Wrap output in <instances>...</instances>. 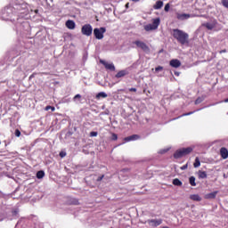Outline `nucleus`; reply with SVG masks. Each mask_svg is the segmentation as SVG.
Masks as SVG:
<instances>
[{
	"mask_svg": "<svg viewBox=\"0 0 228 228\" xmlns=\"http://www.w3.org/2000/svg\"><path fill=\"white\" fill-rule=\"evenodd\" d=\"M171 36H173L174 39H175L179 45H184L189 44V34L182 29H173Z\"/></svg>",
	"mask_w": 228,
	"mask_h": 228,
	"instance_id": "f257e3e1",
	"label": "nucleus"
},
{
	"mask_svg": "<svg viewBox=\"0 0 228 228\" xmlns=\"http://www.w3.org/2000/svg\"><path fill=\"white\" fill-rule=\"evenodd\" d=\"M191 152H192L191 147L181 148L179 150H176L175 152H174V159H179L181 158L188 156Z\"/></svg>",
	"mask_w": 228,
	"mask_h": 228,
	"instance_id": "f03ea898",
	"label": "nucleus"
},
{
	"mask_svg": "<svg viewBox=\"0 0 228 228\" xmlns=\"http://www.w3.org/2000/svg\"><path fill=\"white\" fill-rule=\"evenodd\" d=\"M132 44L136 45L137 48L142 49V51L144 52L145 53H151L150 46H148L147 44H145L142 41L137 40V41H134V43H132Z\"/></svg>",
	"mask_w": 228,
	"mask_h": 228,
	"instance_id": "7ed1b4c3",
	"label": "nucleus"
},
{
	"mask_svg": "<svg viewBox=\"0 0 228 228\" xmlns=\"http://www.w3.org/2000/svg\"><path fill=\"white\" fill-rule=\"evenodd\" d=\"M159 26V18H156L153 20L151 24H148L144 26L145 31H152L158 29Z\"/></svg>",
	"mask_w": 228,
	"mask_h": 228,
	"instance_id": "20e7f679",
	"label": "nucleus"
},
{
	"mask_svg": "<svg viewBox=\"0 0 228 228\" xmlns=\"http://www.w3.org/2000/svg\"><path fill=\"white\" fill-rule=\"evenodd\" d=\"M94 32V28L90 24H85L81 28V33L84 36L90 37Z\"/></svg>",
	"mask_w": 228,
	"mask_h": 228,
	"instance_id": "39448f33",
	"label": "nucleus"
},
{
	"mask_svg": "<svg viewBox=\"0 0 228 228\" xmlns=\"http://www.w3.org/2000/svg\"><path fill=\"white\" fill-rule=\"evenodd\" d=\"M93 33L94 34L95 39L102 40L103 34L106 33V28H94Z\"/></svg>",
	"mask_w": 228,
	"mask_h": 228,
	"instance_id": "423d86ee",
	"label": "nucleus"
},
{
	"mask_svg": "<svg viewBox=\"0 0 228 228\" xmlns=\"http://www.w3.org/2000/svg\"><path fill=\"white\" fill-rule=\"evenodd\" d=\"M148 224H150L151 227H158L159 225H161L162 219H150L146 221Z\"/></svg>",
	"mask_w": 228,
	"mask_h": 228,
	"instance_id": "0eeeda50",
	"label": "nucleus"
},
{
	"mask_svg": "<svg viewBox=\"0 0 228 228\" xmlns=\"http://www.w3.org/2000/svg\"><path fill=\"white\" fill-rule=\"evenodd\" d=\"M100 63L103 65L104 69H106L107 70H111V71L115 70V66L113 63H108L107 61H100Z\"/></svg>",
	"mask_w": 228,
	"mask_h": 228,
	"instance_id": "6e6552de",
	"label": "nucleus"
},
{
	"mask_svg": "<svg viewBox=\"0 0 228 228\" xmlns=\"http://www.w3.org/2000/svg\"><path fill=\"white\" fill-rule=\"evenodd\" d=\"M190 18H191V14L176 13V20H189Z\"/></svg>",
	"mask_w": 228,
	"mask_h": 228,
	"instance_id": "1a4fd4ad",
	"label": "nucleus"
},
{
	"mask_svg": "<svg viewBox=\"0 0 228 228\" xmlns=\"http://www.w3.org/2000/svg\"><path fill=\"white\" fill-rule=\"evenodd\" d=\"M170 67H173L174 69H178L181 67V61L180 60L174 59L169 61Z\"/></svg>",
	"mask_w": 228,
	"mask_h": 228,
	"instance_id": "9d476101",
	"label": "nucleus"
},
{
	"mask_svg": "<svg viewBox=\"0 0 228 228\" xmlns=\"http://www.w3.org/2000/svg\"><path fill=\"white\" fill-rule=\"evenodd\" d=\"M220 156L223 159H228V150L225 147L220 149Z\"/></svg>",
	"mask_w": 228,
	"mask_h": 228,
	"instance_id": "9b49d317",
	"label": "nucleus"
},
{
	"mask_svg": "<svg viewBox=\"0 0 228 228\" xmlns=\"http://www.w3.org/2000/svg\"><path fill=\"white\" fill-rule=\"evenodd\" d=\"M65 26H67L68 29H75L76 28V23L75 21H73L72 20H68L66 22H65Z\"/></svg>",
	"mask_w": 228,
	"mask_h": 228,
	"instance_id": "f8f14e48",
	"label": "nucleus"
},
{
	"mask_svg": "<svg viewBox=\"0 0 228 228\" xmlns=\"http://www.w3.org/2000/svg\"><path fill=\"white\" fill-rule=\"evenodd\" d=\"M67 203H68V205H72V206H78V205H80V202L76 198H69L67 200Z\"/></svg>",
	"mask_w": 228,
	"mask_h": 228,
	"instance_id": "ddd939ff",
	"label": "nucleus"
},
{
	"mask_svg": "<svg viewBox=\"0 0 228 228\" xmlns=\"http://www.w3.org/2000/svg\"><path fill=\"white\" fill-rule=\"evenodd\" d=\"M128 75V71L126 69L120 70L119 72L115 75V78H122Z\"/></svg>",
	"mask_w": 228,
	"mask_h": 228,
	"instance_id": "4468645a",
	"label": "nucleus"
},
{
	"mask_svg": "<svg viewBox=\"0 0 228 228\" xmlns=\"http://www.w3.org/2000/svg\"><path fill=\"white\" fill-rule=\"evenodd\" d=\"M139 139H140V136L138 134H134V135H130L128 137H126L125 142H131V141H137Z\"/></svg>",
	"mask_w": 228,
	"mask_h": 228,
	"instance_id": "2eb2a0df",
	"label": "nucleus"
},
{
	"mask_svg": "<svg viewBox=\"0 0 228 228\" xmlns=\"http://www.w3.org/2000/svg\"><path fill=\"white\" fill-rule=\"evenodd\" d=\"M198 178L199 179H208V173L206 171H198Z\"/></svg>",
	"mask_w": 228,
	"mask_h": 228,
	"instance_id": "dca6fc26",
	"label": "nucleus"
},
{
	"mask_svg": "<svg viewBox=\"0 0 228 228\" xmlns=\"http://www.w3.org/2000/svg\"><path fill=\"white\" fill-rule=\"evenodd\" d=\"M217 195V191H213L211 193L206 194V196H204V199L206 200H215L216 198Z\"/></svg>",
	"mask_w": 228,
	"mask_h": 228,
	"instance_id": "f3484780",
	"label": "nucleus"
},
{
	"mask_svg": "<svg viewBox=\"0 0 228 228\" xmlns=\"http://www.w3.org/2000/svg\"><path fill=\"white\" fill-rule=\"evenodd\" d=\"M215 23L208 22L201 24V27L206 28L208 30H213L215 28Z\"/></svg>",
	"mask_w": 228,
	"mask_h": 228,
	"instance_id": "a211bd4d",
	"label": "nucleus"
},
{
	"mask_svg": "<svg viewBox=\"0 0 228 228\" xmlns=\"http://www.w3.org/2000/svg\"><path fill=\"white\" fill-rule=\"evenodd\" d=\"M190 200H192V201H198V202L202 201V198H200V196L198 195V194L191 195Z\"/></svg>",
	"mask_w": 228,
	"mask_h": 228,
	"instance_id": "6ab92c4d",
	"label": "nucleus"
},
{
	"mask_svg": "<svg viewBox=\"0 0 228 228\" xmlns=\"http://www.w3.org/2000/svg\"><path fill=\"white\" fill-rule=\"evenodd\" d=\"M164 6V3L162 1H157L156 4L153 5L154 10H159Z\"/></svg>",
	"mask_w": 228,
	"mask_h": 228,
	"instance_id": "aec40b11",
	"label": "nucleus"
},
{
	"mask_svg": "<svg viewBox=\"0 0 228 228\" xmlns=\"http://www.w3.org/2000/svg\"><path fill=\"white\" fill-rule=\"evenodd\" d=\"M108 97V94L105 92H100L97 94V95H95V99L100 100L102 99H105Z\"/></svg>",
	"mask_w": 228,
	"mask_h": 228,
	"instance_id": "412c9836",
	"label": "nucleus"
},
{
	"mask_svg": "<svg viewBox=\"0 0 228 228\" xmlns=\"http://www.w3.org/2000/svg\"><path fill=\"white\" fill-rule=\"evenodd\" d=\"M173 185L174 186H183V182H181V180L178 178H174Z\"/></svg>",
	"mask_w": 228,
	"mask_h": 228,
	"instance_id": "4be33fe9",
	"label": "nucleus"
},
{
	"mask_svg": "<svg viewBox=\"0 0 228 228\" xmlns=\"http://www.w3.org/2000/svg\"><path fill=\"white\" fill-rule=\"evenodd\" d=\"M45 177V171H37V179H44Z\"/></svg>",
	"mask_w": 228,
	"mask_h": 228,
	"instance_id": "5701e85b",
	"label": "nucleus"
},
{
	"mask_svg": "<svg viewBox=\"0 0 228 228\" xmlns=\"http://www.w3.org/2000/svg\"><path fill=\"white\" fill-rule=\"evenodd\" d=\"M189 183H190L191 186H197V183H195V177L194 176H190Z\"/></svg>",
	"mask_w": 228,
	"mask_h": 228,
	"instance_id": "b1692460",
	"label": "nucleus"
},
{
	"mask_svg": "<svg viewBox=\"0 0 228 228\" xmlns=\"http://www.w3.org/2000/svg\"><path fill=\"white\" fill-rule=\"evenodd\" d=\"M200 167V158L196 157L195 158V162H194V167L199 168Z\"/></svg>",
	"mask_w": 228,
	"mask_h": 228,
	"instance_id": "393cba45",
	"label": "nucleus"
},
{
	"mask_svg": "<svg viewBox=\"0 0 228 228\" xmlns=\"http://www.w3.org/2000/svg\"><path fill=\"white\" fill-rule=\"evenodd\" d=\"M51 110V111H55V107H53V106H50V105H48V106H46L45 107V110Z\"/></svg>",
	"mask_w": 228,
	"mask_h": 228,
	"instance_id": "a878e982",
	"label": "nucleus"
},
{
	"mask_svg": "<svg viewBox=\"0 0 228 228\" xmlns=\"http://www.w3.org/2000/svg\"><path fill=\"white\" fill-rule=\"evenodd\" d=\"M221 4L224 7L228 8V0H221Z\"/></svg>",
	"mask_w": 228,
	"mask_h": 228,
	"instance_id": "bb28decb",
	"label": "nucleus"
},
{
	"mask_svg": "<svg viewBox=\"0 0 228 228\" xmlns=\"http://www.w3.org/2000/svg\"><path fill=\"white\" fill-rule=\"evenodd\" d=\"M14 134H15V137H20L21 136V132H20L19 129H15Z\"/></svg>",
	"mask_w": 228,
	"mask_h": 228,
	"instance_id": "cd10ccee",
	"label": "nucleus"
},
{
	"mask_svg": "<svg viewBox=\"0 0 228 228\" xmlns=\"http://www.w3.org/2000/svg\"><path fill=\"white\" fill-rule=\"evenodd\" d=\"M203 102V99L201 97H198V99L195 100V104H200Z\"/></svg>",
	"mask_w": 228,
	"mask_h": 228,
	"instance_id": "c85d7f7f",
	"label": "nucleus"
},
{
	"mask_svg": "<svg viewBox=\"0 0 228 228\" xmlns=\"http://www.w3.org/2000/svg\"><path fill=\"white\" fill-rule=\"evenodd\" d=\"M154 70H155L156 72L162 71V70H164V67H161V66L156 67V69H154Z\"/></svg>",
	"mask_w": 228,
	"mask_h": 228,
	"instance_id": "c756f323",
	"label": "nucleus"
},
{
	"mask_svg": "<svg viewBox=\"0 0 228 228\" xmlns=\"http://www.w3.org/2000/svg\"><path fill=\"white\" fill-rule=\"evenodd\" d=\"M169 10H170V4H165L164 11L167 12H169Z\"/></svg>",
	"mask_w": 228,
	"mask_h": 228,
	"instance_id": "7c9ffc66",
	"label": "nucleus"
},
{
	"mask_svg": "<svg viewBox=\"0 0 228 228\" xmlns=\"http://www.w3.org/2000/svg\"><path fill=\"white\" fill-rule=\"evenodd\" d=\"M111 141H118L117 134H111Z\"/></svg>",
	"mask_w": 228,
	"mask_h": 228,
	"instance_id": "2f4dec72",
	"label": "nucleus"
},
{
	"mask_svg": "<svg viewBox=\"0 0 228 228\" xmlns=\"http://www.w3.org/2000/svg\"><path fill=\"white\" fill-rule=\"evenodd\" d=\"M98 133L97 132H90V137H97Z\"/></svg>",
	"mask_w": 228,
	"mask_h": 228,
	"instance_id": "473e14b6",
	"label": "nucleus"
},
{
	"mask_svg": "<svg viewBox=\"0 0 228 228\" xmlns=\"http://www.w3.org/2000/svg\"><path fill=\"white\" fill-rule=\"evenodd\" d=\"M105 177V175H102L101 176H98L97 178V182L100 183L101 181H102V179Z\"/></svg>",
	"mask_w": 228,
	"mask_h": 228,
	"instance_id": "72a5a7b5",
	"label": "nucleus"
},
{
	"mask_svg": "<svg viewBox=\"0 0 228 228\" xmlns=\"http://www.w3.org/2000/svg\"><path fill=\"white\" fill-rule=\"evenodd\" d=\"M77 99H81V95L76 94L75 97H73V100L76 101Z\"/></svg>",
	"mask_w": 228,
	"mask_h": 228,
	"instance_id": "f704fd0d",
	"label": "nucleus"
},
{
	"mask_svg": "<svg viewBox=\"0 0 228 228\" xmlns=\"http://www.w3.org/2000/svg\"><path fill=\"white\" fill-rule=\"evenodd\" d=\"M193 112H188V113H184V114H182L181 117H188L190 115H191Z\"/></svg>",
	"mask_w": 228,
	"mask_h": 228,
	"instance_id": "c9c22d12",
	"label": "nucleus"
},
{
	"mask_svg": "<svg viewBox=\"0 0 228 228\" xmlns=\"http://www.w3.org/2000/svg\"><path fill=\"white\" fill-rule=\"evenodd\" d=\"M187 167H188V164H186V165H184V166H182L181 170H182V171H184V170L187 169Z\"/></svg>",
	"mask_w": 228,
	"mask_h": 228,
	"instance_id": "e433bc0d",
	"label": "nucleus"
},
{
	"mask_svg": "<svg viewBox=\"0 0 228 228\" xmlns=\"http://www.w3.org/2000/svg\"><path fill=\"white\" fill-rule=\"evenodd\" d=\"M129 92L136 93L137 90H136V88H134V87H131V88H129Z\"/></svg>",
	"mask_w": 228,
	"mask_h": 228,
	"instance_id": "4c0bfd02",
	"label": "nucleus"
},
{
	"mask_svg": "<svg viewBox=\"0 0 228 228\" xmlns=\"http://www.w3.org/2000/svg\"><path fill=\"white\" fill-rule=\"evenodd\" d=\"M174 75H175V77H180V72L179 71H174Z\"/></svg>",
	"mask_w": 228,
	"mask_h": 228,
	"instance_id": "58836bf2",
	"label": "nucleus"
},
{
	"mask_svg": "<svg viewBox=\"0 0 228 228\" xmlns=\"http://www.w3.org/2000/svg\"><path fill=\"white\" fill-rule=\"evenodd\" d=\"M130 6V3L126 4V8H128Z\"/></svg>",
	"mask_w": 228,
	"mask_h": 228,
	"instance_id": "ea45409f",
	"label": "nucleus"
},
{
	"mask_svg": "<svg viewBox=\"0 0 228 228\" xmlns=\"http://www.w3.org/2000/svg\"><path fill=\"white\" fill-rule=\"evenodd\" d=\"M65 156V154H63L62 152L60 153V157L63 158Z\"/></svg>",
	"mask_w": 228,
	"mask_h": 228,
	"instance_id": "a19ab883",
	"label": "nucleus"
},
{
	"mask_svg": "<svg viewBox=\"0 0 228 228\" xmlns=\"http://www.w3.org/2000/svg\"><path fill=\"white\" fill-rule=\"evenodd\" d=\"M134 3H138L140 0H131Z\"/></svg>",
	"mask_w": 228,
	"mask_h": 228,
	"instance_id": "79ce46f5",
	"label": "nucleus"
},
{
	"mask_svg": "<svg viewBox=\"0 0 228 228\" xmlns=\"http://www.w3.org/2000/svg\"><path fill=\"white\" fill-rule=\"evenodd\" d=\"M224 102H228V98L224 100Z\"/></svg>",
	"mask_w": 228,
	"mask_h": 228,
	"instance_id": "37998d69",
	"label": "nucleus"
},
{
	"mask_svg": "<svg viewBox=\"0 0 228 228\" xmlns=\"http://www.w3.org/2000/svg\"><path fill=\"white\" fill-rule=\"evenodd\" d=\"M42 75L47 76V75H48V73H45H45H42Z\"/></svg>",
	"mask_w": 228,
	"mask_h": 228,
	"instance_id": "c03bdc74",
	"label": "nucleus"
},
{
	"mask_svg": "<svg viewBox=\"0 0 228 228\" xmlns=\"http://www.w3.org/2000/svg\"><path fill=\"white\" fill-rule=\"evenodd\" d=\"M222 53H225L226 51L225 50H223V51H221Z\"/></svg>",
	"mask_w": 228,
	"mask_h": 228,
	"instance_id": "a18cd8bd",
	"label": "nucleus"
},
{
	"mask_svg": "<svg viewBox=\"0 0 228 228\" xmlns=\"http://www.w3.org/2000/svg\"><path fill=\"white\" fill-rule=\"evenodd\" d=\"M38 12V10H36V13H37Z\"/></svg>",
	"mask_w": 228,
	"mask_h": 228,
	"instance_id": "49530a36",
	"label": "nucleus"
},
{
	"mask_svg": "<svg viewBox=\"0 0 228 228\" xmlns=\"http://www.w3.org/2000/svg\"><path fill=\"white\" fill-rule=\"evenodd\" d=\"M164 228H167V227H164Z\"/></svg>",
	"mask_w": 228,
	"mask_h": 228,
	"instance_id": "de8ad7c7",
	"label": "nucleus"
}]
</instances>
